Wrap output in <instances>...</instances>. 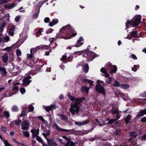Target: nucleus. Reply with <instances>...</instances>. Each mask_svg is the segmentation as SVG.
<instances>
[{
	"label": "nucleus",
	"mask_w": 146,
	"mask_h": 146,
	"mask_svg": "<svg viewBox=\"0 0 146 146\" xmlns=\"http://www.w3.org/2000/svg\"><path fill=\"white\" fill-rule=\"evenodd\" d=\"M74 29H72L71 25L68 24L66 26H63L60 30L59 34H57L56 36V38H64L68 39L70 38L72 36H75L77 33Z\"/></svg>",
	"instance_id": "1"
},
{
	"label": "nucleus",
	"mask_w": 146,
	"mask_h": 146,
	"mask_svg": "<svg viewBox=\"0 0 146 146\" xmlns=\"http://www.w3.org/2000/svg\"><path fill=\"white\" fill-rule=\"evenodd\" d=\"M88 49H86L82 50L75 51L74 53L75 54L80 55L82 54V57L84 58H86V61L88 62L92 61L94 59V58H92L91 56L93 54L88 53L89 51Z\"/></svg>",
	"instance_id": "2"
},
{
	"label": "nucleus",
	"mask_w": 146,
	"mask_h": 146,
	"mask_svg": "<svg viewBox=\"0 0 146 146\" xmlns=\"http://www.w3.org/2000/svg\"><path fill=\"white\" fill-rule=\"evenodd\" d=\"M95 90L98 93L102 94L104 96H106V93L105 89L100 83H99L96 85Z\"/></svg>",
	"instance_id": "3"
},
{
	"label": "nucleus",
	"mask_w": 146,
	"mask_h": 146,
	"mask_svg": "<svg viewBox=\"0 0 146 146\" xmlns=\"http://www.w3.org/2000/svg\"><path fill=\"white\" fill-rule=\"evenodd\" d=\"M141 16L140 15L135 16L132 19V24L131 25V27H135L138 26L141 21Z\"/></svg>",
	"instance_id": "4"
},
{
	"label": "nucleus",
	"mask_w": 146,
	"mask_h": 146,
	"mask_svg": "<svg viewBox=\"0 0 146 146\" xmlns=\"http://www.w3.org/2000/svg\"><path fill=\"white\" fill-rule=\"evenodd\" d=\"M53 126L55 127L56 129L58 131H62L65 132H70V134H73L74 132L75 131L74 129L70 130H68L62 128L60 127L56 123H54L53 125Z\"/></svg>",
	"instance_id": "5"
},
{
	"label": "nucleus",
	"mask_w": 146,
	"mask_h": 146,
	"mask_svg": "<svg viewBox=\"0 0 146 146\" xmlns=\"http://www.w3.org/2000/svg\"><path fill=\"white\" fill-rule=\"evenodd\" d=\"M30 125L29 121L27 119H25L22 122L21 124L22 126L21 129L24 130H28L29 129Z\"/></svg>",
	"instance_id": "6"
},
{
	"label": "nucleus",
	"mask_w": 146,
	"mask_h": 146,
	"mask_svg": "<svg viewBox=\"0 0 146 146\" xmlns=\"http://www.w3.org/2000/svg\"><path fill=\"white\" fill-rule=\"evenodd\" d=\"M47 46L45 45H41L37 46L35 48H32L30 50L31 53L32 54V52H36L38 50L41 49H46L47 48Z\"/></svg>",
	"instance_id": "7"
},
{
	"label": "nucleus",
	"mask_w": 146,
	"mask_h": 146,
	"mask_svg": "<svg viewBox=\"0 0 146 146\" xmlns=\"http://www.w3.org/2000/svg\"><path fill=\"white\" fill-rule=\"evenodd\" d=\"M57 106L55 104H52L49 106H44L43 108L46 110L47 112H49L52 109L55 108Z\"/></svg>",
	"instance_id": "8"
},
{
	"label": "nucleus",
	"mask_w": 146,
	"mask_h": 146,
	"mask_svg": "<svg viewBox=\"0 0 146 146\" xmlns=\"http://www.w3.org/2000/svg\"><path fill=\"white\" fill-rule=\"evenodd\" d=\"M46 140L49 146H56L58 145L55 142L53 141V139L52 138L50 139H46Z\"/></svg>",
	"instance_id": "9"
},
{
	"label": "nucleus",
	"mask_w": 146,
	"mask_h": 146,
	"mask_svg": "<svg viewBox=\"0 0 146 146\" xmlns=\"http://www.w3.org/2000/svg\"><path fill=\"white\" fill-rule=\"evenodd\" d=\"M84 40L83 37L82 36L80 37L79 39L77 40V43L73 46H75L76 47H78L82 45L83 44V42H80Z\"/></svg>",
	"instance_id": "10"
},
{
	"label": "nucleus",
	"mask_w": 146,
	"mask_h": 146,
	"mask_svg": "<svg viewBox=\"0 0 146 146\" xmlns=\"http://www.w3.org/2000/svg\"><path fill=\"white\" fill-rule=\"evenodd\" d=\"M85 99V97H81L80 98H76L75 102L74 103V104L78 105L81 102L84 100Z\"/></svg>",
	"instance_id": "11"
},
{
	"label": "nucleus",
	"mask_w": 146,
	"mask_h": 146,
	"mask_svg": "<svg viewBox=\"0 0 146 146\" xmlns=\"http://www.w3.org/2000/svg\"><path fill=\"white\" fill-rule=\"evenodd\" d=\"M89 122V120L87 119L86 121L82 122L75 121V123L76 125L79 126L86 125Z\"/></svg>",
	"instance_id": "12"
},
{
	"label": "nucleus",
	"mask_w": 146,
	"mask_h": 146,
	"mask_svg": "<svg viewBox=\"0 0 146 146\" xmlns=\"http://www.w3.org/2000/svg\"><path fill=\"white\" fill-rule=\"evenodd\" d=\"M15 3H9L5 5H4L5 8L7 9H11L14 8L15 6Z\"/></svg>",
	"instance_id": "13"
},
{
	"label": "nucleus",
	"mask_w": 146,
	"mask_h": 146,
	"mask_svg": "<svg viewBox=\"0 0 146 146\" xmlns=\"http://www.w3.org/2000/svg\"><path fill=\"white\" fill-rule=\"evenodd\" d=\"M58 22V20L57 19H53L52 20V22H49L48 25L50 27H52L54 25L57 24Z\"/></svg>",
	"instance_id": "14"
},
{
	"label": "nucleus",
	"mask_w": 146,
	"mask_h": 146,
	"mask_svg": "<svg viewBox=\"0 0 146 146\" xmlns=\"http://www.w3.org/2000/svg\"><path fill=\"white\" fill-rule=\"evenodd\" d=\"M90 47V45H89L88 46L87 48L86 49H89V51H88V53L89 52V53H92H92H93V55L92 54V55H91V56H92V58H94H94H96L98 56V54H96L95 53H94V52H93L92 51H91L89 50Z\"/></svg>",
	"instance_id": "15"
},
{
	"label": "nucleus",
	"mask_w": 146,
	"mask_h": 146,
	"mask_svg": "<svg viewBox=\"0 0 146 146\" xmlns=\"http://www.w3.org/2000/svg\"><path fill=\"white\" fill-rule=\"evenodd\" d=\"M71 107L72 108H75L76 109V110H75L76 113H78L80 109V107L78 106V105L74 104L72 105Z\"/></svg>",
	"instance_id": "16"
},
{
	"label": "nucleus",
	"mask_w": 146,
	"mask_h": 146,
	"mask_svg": "<svg viewBox=\"0 0 146 146\" xmlns=\"http://www.w3.org/2000/svg\"><path fill=\"white\" fill-rule=\"evenodd\" d=\"M27 115V110L25 108H23L21 113L19 115V117H20L22 116H25Z\"/></svg>",
	"instance_id": "17"
},
{
	"label": "nucleus",
	"mask_w": 146,
	"mask_h": 146,
	"mask_svg": "<svg viewBox=\"0 0 146 146\" xmlns=\"http://www.w3.org/2000/svg\"><path fill=\"white\" fill-rule=\"evenodd\" d=\"M15 30V27L14 26L12 27L9 29V35L13 36L14 34V31Z\"/></svg>",
	"instance_id": "18"
},
{
	"label": "nucleus",
	"mask_w": 146,
	"mask_h": 146,
	"mask_svg": "<svg viewBox=\"0 0 146 146\" xmlns=\"http://www.w3.org/2000/svg\"><path fill=\"white\" fill-rule=\"evenodd\" d=\"M111 111L113 114H116V113H119L118 109L117 107L112 108Z\"/></svg>",
	"instance_id": "19"
},
{
	"label": "nucleus",
	"mask_w": 146,
	"mask_h": 146,
	"mask_svg": "<svg viewBox=\"0 0 146 146\" xmlns=\"http://www.w3.org/2000/svg\"><path fill=\"white\" fill-rule=\"evenodd\" d=\"M131 115L129 114H128L126 116L124 119L125 123L126 124H128L129 123V121L131 119Z\"/></svg>",
	"instance_id": "20"
},
{
	"label": "nucleus",
	"mask_w": 146,
	"mask_h": 146,
	"mask_svg": "<svg viewBox=\"0 0 146 146\" xmlns=\"http://www.w3.org/2000/svg\"><path fill=\"white\" fill-rule=\"evenodd\" d=\"M23 84L24 85H27L31 82V80H27L26 78H24L23 79Z\"/></svg>",
	"instance_id": "21"
},
{
	"label": "nucleus",
	"mask_w": 146,
	"mask_h": 146,
	"mask_svg": "<svg viewBox=\"0 0 146 146\" xmlns=\"http://www.w3.org/2000/svg\"><path fill=\"white\" fill-rule=\"evenodd\" d=\"M83 81L85 82H87L91 86L93 85V81L92 80L85 78H83Z\"/></svg>",
	"instance_id": "22"
},
{
	"label": "nucleus",
	"mask_w": 146,
	"mask_h": 146,
	"mask_svg": "<svg viewBox=\"0 0 146 146\" xmlns=\"http://www.w3.org/2000/svg\"><path fill=\"white\" fill-rule=\"evenodd\" d=\"M43 28H39L38 31L35 33L36 37L39 36L40 35L42 34L41 33L43 31Z\"/></svg>",
	"instance_id": "23"
},
{
	"label": "nucleus",
	"mask_w": 146,
	"mask_h": 146,
	"mask_svg": "<svg viewBox=\"0 0 146 146\" xmlns=\"http://www.w3.org/2000/svg\"><path fill=\"white\" fill-rule=\"evenodd\" d=\"M58 116L61 118V119L63 120H67L68 119V117L63 114H60L58 115Z\"/></svg>",
	"instance_id": "24"
},
{
	"label": "nucleus",
	"mask_w": 146,
	"mask_h": 146,
	"mask_svg": "<svg viewBox=\"0 0 146 146\" xmlns=\"http://www.w3.org/2000/svg\"><path fill=\"white\" fill-rule=\"evenodd\" d=\"M8 59V56L6 54H5L2 56V60L5 63H6Z\"/></svg>",
	"instance_id": "25"
},
{
	"label": "nucleus",
	"mask_w": 146,
	"mask_h": 146,
	"mask_svg": "<svg viewBox=\"0 0 146 146\" xmlns=\"http://www.w3.org/2000/svg\"><path fill=\"white\" fill-rule=\"evenodd\" d=\"M89 88L85 86H82V91H84L86 93H88L89 92Z\"/></svg>",
	"instance_id": "26"
},
{
	"label": "nucleus",
	"mask_w": 146,
	"mask_h": 146,
	"mask_svg": "<svg viewBox=\"0 0 146 146\" xmlns=\"http://www.w3.org/2000/svg\"><path fill=\"white\" fill-rule=\"evenodd\" d=\"M84 70L86 73L88 72L89 70V66L88 64L85 65L84 66Z\"/></svg>",
	"instance_id": "27"
},
{
	"label": "nucleus",
	"mask_w": 146,
	"mask_h": 146,
	"mask_svg": "<svg viewBox=\"0 0 146 146\" xmlns=\"http://www.w3.org/2000/svg\"><path fill=\"white\" fill-rule=\"evenodd\" d=\"M132 24V19L131 20H127V22L125 23L126 28H129V25H130L131 26V25Z\"/></svg>",
	"instance_id": "28"
},
{
	"label": "nucleus",
	"mask_w": 146,
	"mask_h": 146,
	"mask_svg": "<svg viewBox=\"0 0 146 146\" xmlns=\"http://www.w3.org/2000/svg\"><path fill=\"white\" fill-rule=\"evenodd\" d=\"M66 146H75V144L72 141L70 140L68 142H67L66 144Z\"/></svg>",
	"instance_id": "29"
},
{
	"label": "nucleus",
	"mask_w": 146,
	"mask_h": 146,
	"mask_svg": "<svg viewBox=\"0 0 146 146\" xmlns=\"http://www.w3.org/2000/svg\"><path fill=\"white\" fill-rule=\"evenodd\" d=\"M117 70V68L116 66L114 65L113 66V68L111 69L110 73L111 74H113L116 72Z\"/></svg>",
	"instance_id": "30"
},
{
	"label": "nucleus",
	"mask_w": 146,
	"mask_h": 146,
	"mask_svg": "<svg viewBox=\"0 0 146 146\" xmlns=\"http://www.w3.org/2000/svg\"><path fill=\"white\" fill-rule=\"evenodd\" d=\"M136 133L135 131H133L130 132L129 133V134L130 135L131 137H132L133 138H136L137 136V134H135V133Z\"/></svg>",
	"instance_id": "31"
},
{
	"label": "nucleus",
	"mask_w": 146,
	"mask_h": 146,
	"mask_svg": "<svg viewBox=\"0 0 146 146\" xmlns=\"http://www.w3.org/2000/svg\"><path fill=\"white\" fill-rule=\"evenodd\" d=\"M107 120L109 121L107 123L111 124L114 123V121H116L117 119H110L109 118H107Z\"/></svg>",
	"instance_id": "32"
},
{
	"label": "nucleus",
	"mask_w": 146,
	"mask_h": 146,
	"mask_svg": "<svg viewBox=\"0 0 146 146\" xmlns=\"http://www.w3.org/2000/svg\"><path fill=\"white\" fill-rule=\"evenodd\" d=\"M11 110L13 112L18 111L19 110V109L17 106L14 105L12 108Z\"/></svg>",
	"instance_id": "33"
},
{
	"label": "nucleus",
	"mask_w": 146,
	"mask_h": 146,
	"mask_svg": "<svg viewBox=\"0 0 146 146\" xmlns=\"http://www.w3.org/2000/svg\"><path fill=\"white\" fill-rule=\"evenodd\" d=\"M131 35L133 37H136L138 35L137 31H133L131 33Z\"/></svg>",
	"instance_id": "34"
},
{
	"label": "nucleus",
	"mask_w": 146,
	"mask_h": 146,
	"mask_svg": "<svg viewBox=\"0 0 146 146\" xmlns=\"http://www.w3.org/2000/svg\"><path fill=\"white\" fill-rule=\"evenodd\" d=\"M144 115L142 110H141L140 112L138 113L136 115V117L137 118H139L140 117Z\"/></svg>",
	"instance_id": "35"
},
{
	"label": "nucleus",
	"mask_w": 146,
	"mask_h": 146,
	"mask_svg": "<svg viewBox=\"0 0 146 146\" xmlns=\"http://www.w3.org/2000/svg\"><path fill=\"white\" fill-rule=\"evenodd\" d=\"M27 58L28 59H30L32 60L34 62H35L34 60L33 59L34 58L32 56V54H27Z\"/></svg>",
	"instance_id": "36"
},
{
	"label": "nucleus",
	"mask_w": 146,
	"mask_h": 146,
	"mask_svg": "<svg viewBox=\"0 0 146 146\" xmlns=\"http://www.w3.org/2000/svg\"><path fill=\"white\" fill-rule=\"evenodd\" d=\"M68 96L70 100L72 102H74L75 101L76 98L70 95V94H68Z\"/></svg>",
	"instance_id": "37"
},
{
	"label": "nucleus",
	"mask_w": 146,
	"mask_h": 146,
	"mask_svg": "<svg viewBox=\"0 0 146 146\" xmlns=\"http://www.w3.org/2000/svg\"><path fill=\"white\" fill-rule=\"evenodd\" d=\"M4 115L6 117L7 119L9 118L10 117V115L9 112L5 111L4 112Z\"/></svg>",
	"instance_id": "38"
},
{
	"label": "nucleus",
	"mask_w": 146,
	"mask_h": 146,
	"mask_svg": "<svg viewBox=\"0 0 146 146\" xmlns=\"http://www.w3.org/2000/svg\"><path fill=\"white\" fill-rule=\"evenodd\" d=\"M121 84H119V82L117 80H115L114 81V83L113 85L114 86L118 87H121Z\"/></svg>",
	"instance_id": "39"
},
{
	"label": "nucleus",
	"mask_w": 146,
	"mask_h": 146,
	"mask_svg": "<svg viewBox=\"0 0 146 146\" xmlns=\"http://www.w3.org/2000/svg\"><path fill=\"white\" fill-rule=\"evenodd\" d=\"M129 87V85L128 84H121L120 88L123 89H127Z\"/></svg>",
	"instance_id": "40"
},
{
	"label": "nucleus",
	"mask_w": 146,
	"mask_h": 146,
	"mask_svg": "<svg viewBox=\"0 0 146 146\" xmlns=\"http://www.w3.org/2000/svg\"><path fill=\"white\" fill-rule=\"evenodd\" d=\"M45 2V1H42L36 5V7L38 8H40L41 7L42 5Z\"/></svg>",
	"instance_id": "41"
},
{
	"label": "nucleus",
	"mask_w": 146,
	"mask_h": 146,
	"mask_svg": "<svg viewBox=\"0 0 146 146\" xmlns=\"http://www.w3.org/2000/svg\"><path fill=\"white\" fill-rule=\"evenodd\" d=\"M10 0H0V5H2L4 3H6L10 1Z\"/></svg>",
	"instance_id": "42"
},
{
	"label": "nucleus",
	"mask_w": 146,
	"mask_h": 146,
	"mask_svg": "<svg viewBox=\"0 0 146 146\" xmlns=\"http://www.w3.org/2000/svg\"><path fill=\"white\" fill-rule=\"evenodd\" d=\"M36 140L38 141L39 143H43V140L39 136H37L36 137Z\"/></svg>",
	"instance_id": "43"
},
{
	"label": "nucleus",
	"mask_w": 146,
	"mask_h": 146,
	"mask_svg": "<svg viewBox=\"0 0 146 146\" xmlns=\"http://www.w3.org/2000/svg\"><path fill=\"white\" fill-rule=\"evenodd\" d=\"M15 124L17 125H19L21 122V119H19L18 120H16L13 121Z\"/></svg>",
	"instance_id": "44"
},
{
	"label": "nucleus",
	"mask_w": 146,
	"mask_h": 146,
	"mask_svg": "<svg viewBox=\"0 0 146 146\" xmlns=\"http://www.w3.org/2000/svg\"><path fill=\"white\" fill-rule=\"evenodd\" d=\"M1 129L2 132H4L5 133H7L6 127L5 126H1Z\"/></svg>",
	"instance_id": "45"
},
{
	"label": "nucleus",
	"mask_w": 146,
	"mask_h": 146,
	"mask_svg": "<svg viewBox=\"0 0 146 146\" xmlns=\"http://www.w3.org/2000/svg\"><path fill=\"white\" fill-rule=\"evenodd\" d=\"M66 53H65V54L64 55H63L62 56V58H61V60L62 61H64V60H67V56L66 55Z\"/></svg>",
	"instance_id": "46"
},
{
	"label": "nucleus",
	"mask_w": 146,
	"mask_h": 146,
	"mask_svg": "<svg viewBox=\"0 0 146 146\" xmlns=\"http://www.w3.org/2000/svg\"><path fill=\"white\" fill-rule=\"evenodd\" d=\"M121 131L119 129H116L115 131L114 132V133L116 135H119Z\"/></svg>",
	"instance_id": "47"
},
{
	"label": "nucleus",
	"mask_w": 146,
	"mask_h": 146,
	"mask_svg": "<svg viewBox=\"0 0 146 146\" xmlns=\"http://www.w3.org/2000/svg\"><path fill=\"white\" fill-rule=\"evenodd\" d=\"M112 80L111 77H109L108 79L106 81V83L107 84H110Z\"/></svg>",
	"instance_id": "48"
},
{
	"label": "nucleus",
	"mask_w": 146,
	"mask_h": 146,
	"mask_svg": "<svg viewBox=\"0 0 146 146\" xmlns=\"http://www.w3.org/2000/svg\"><path fill=\"white\" fill-rule=\"evenodd\" d=\"M23 134L26 137H29L30 136V134L28 131H24Z\"/></svg>",
	"instance_id": "49"
},
{
	"label": "nucleus",
	"mask_w": 146,
	"mask_h": 146,
	"mask_svg": "<svg viewBox=\"0 0 146 146\" xmlns=\"http://www.w3.org/2000/svg\"><path fill=\"white\" fill-rule=\"evenodd\" d=\"M5 146H13V145L10 144L7 141H4Z\"/></svg>",
	"instance_id": "50"
},
{
	"label": "nucleus",
	"mask_w": 146,
	"mask_h": 146,
	"mask_svg": "<svg viewBox=\"0 0 146 146\" xmlns=\"http://www.w3.org/2000/svg\"><path fill=\"white\" fill-rule=\"evenodd\" d=\"M20 91L22 94H23L25 92V89L24 88H21L20 89Z\"/></svg>",
	"instance_id": "51"
},
{
	"label": "nucleus",
	"mask_w": 146,
	"mask_h": 146,
	"mask_svg": "<svg viewBox=\"0 0 146 146\" xmlns=\"http://www.w3.org/2000/svg\"><path fill=\"white\" fill-rule=\"evenodd\" d=\"M16 54L17 56H20L21 55V51L19 49H17L16 51Z\"/></svg>",
	"instance_id": "52"
},
{
	"label": "nucleus",
	"mask_w": 146,
	"mask_h": 146,
	"mask_svg": "<svg viewBox=\"0 0 146 146\" xmlns=\"http://www.w3.org/2000/svg\"><path fill=\"white\" fill-rule=\"evenodd\" d=\"M34 108L33 106H29V108L28 111L29 112H32L33 111Z\"/></svg>",
	"instance_id": "53"
},
{
	"label": "nucleus",
	"mask_w": 146,
	"mask_h": 146,
	"mask_svg": "<svg viewBox=\"0 0 146 146\" xmlns=\"http://www.w3.org/2000/svg\"><path fill=\"white\" fill-rule=\"evenodd\" d=\"M9 36H7L5 37H4L3 39V41L4 42H8L9 40Z\"/></svg>",
	"instance_id": "54"
},
{
	"label": "nucleus",
	"mask_w": 146,
	"mask_h": 146,
	"mask_svg": "<svg viewBox=\"0 0 146 146\" xmlns=\"http://www.w3.org/2000/svg\"><path fill=\"white\" fill-rule=\"evenodd\" d=\"M12 50L11 47H7L4 49V50L5 51H7L8 52H10Z\"/></svg>",
	"instance_id": "55"
},
{
	"label": "nucleus",
	"mask_w": 146,
	"mask_h": 146,
	"mask_svg": "<svg viewBox=\"0 0 146 146\" xmlns=\"http://www.w3.org/2000/svg\"><path fill=\"white\" fill-rule=\"evenodd\" d=\"M54 29H52L51 28H50L48 30L46 31V34H49L51 33L53 31Z\"/></svg>",
	"instance_id": "56"
},
{
	"label": "nucleus",
	"mask_w": 146,
	"mask_h": 146,
	"mask_svg": "<svg viewBox=\"0 0 146 146\" xmlns=\"http://www.w3.org/2000/svg\"><path fill=\"white\" fill-rule=\"evenodd\" d=\"M21 18L20 16L18 15L16 16L15 18V21L16 22H18L19 21Z\"/></svg>",
	"instance_id": "57"
},
{
	"label": "nucleus",
	"mask_w": 146,
	"mask_h": 146,
	"mask_svg": "<svg viewBox=\"0 0 146 146\" xmlns=\"http://www.w3.org/2000/svg\"><path fill=\"white\" fill-rule=\"evenodd\" d=\"M62 137L63 139H65L66 141H67V142H68V141H69L70 140H71L70 138H67L65 136H63Z\"/></svg>",
	"instance_id": "58"
},
{
	"label": "nucleus",
	"mask_w": 146,
	"mask_h": 146,
	"mask_svg": "<svg viewBox=\"0 0 146 146\" xmlns=\"http://www.w3.org/2000/svg\"><path fill=\"white\" fill-rule=\"evenodd\" d=\"M50 21V19L48 17H46L44 20V22L46 23H48Z\"/></svg>",
	"instance_id": "59"
},
{
	"label": "nucleus",
	"mask_w": 146,
	"mask_h": 146,
	"mask_svg": "<svg viewBox=\"0 0 146 146\" xmlns=\"http://www.w3.org/2000/svg\"><path fill=\"white\" fill-rule=\"evenodd\" d=\"M34 132V134H35L36 135H38L39 134V133H37V132L36 131V129L35 128H34L33 129H32L31 130V132Z\"/></svg>",
	"instance_id": "60"
},
{
	"label": "nucleus",
	"mask_w": 146,
	"mask_h": 146,
	"mask_svg": "<svg viewBox=\"0 0 146 146\" xmlns=\"http://www.w3.org/2000/svg\"><path fill=\"white\" fill-rule=\"evenodd\" d=\"M19 90V87L18 86H14L12 89L13 91L17 90V92H18Z\"/></svg>",
	"instance_id": "61"
},
{
	"label": "nucleus",
	"mask_w": 146,
	"mask_h": 146,
	"mask_svg": "<svg viewBox=\"0 0 146 146\" xmlns=\"http://www.w3.org/2000/svg\"><path fill=\"white\" fill-rule=\"evenodd\" d=\"M38 16V14L37 13H35L33 16V18L34 19H36L37 18Z\"/></svg>",
	"instance_id": "62"
},
{
	"label": "nucleus",
	"mask_w": 146,
	"mask_h": 146,
	"mask_svg": "<svg viewBox=\"0 0 146 146\" xmlns=\"http://www.w3.org/2000/svg\"><path fill=\"white\" fill-rule=\"evenodd\" d=\"M70 110L72 114H74L75 111V110L73 108H71L70 109Z\"/></svg>",
	"instance_id": "63"
},
{
	"label": "nucleus",
	"mask_w": 146,
	"mask_h": 146,
	"mask_svg": "<svg viewBox=\"0 0 146 146\" xmlns=\"http://www.w3.org/2000/svg\"><path fill=\"white\" fill-rule=\"evenodd\" d=\"M141 140L142 141L146 140V134H145L141 137Z\"/></svg>",
	"instance_id": "64"
}]
</instances>
